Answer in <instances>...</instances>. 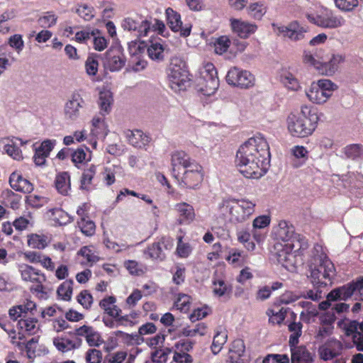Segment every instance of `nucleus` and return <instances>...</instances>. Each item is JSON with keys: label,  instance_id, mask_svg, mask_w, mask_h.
I'll return each instance as SVG.
<instances>
[{"label": "nucleus", "instance_id": "c9c22d12", "mask_svg": "<svg viewBox=\"0 0 363 363\" xmlns=\"http://www.w3.org/2000/svg\"><path fill=\"white\" fill-rule=\"evenodd\" d=\"M104 115L96 116L91 121V133L95 137L105 138L108 134L107 126L104 121Z\"/></svg>", "mask_w": 363, "mask_h": 363}, {"label": "nucleus", "instance_id": "6ab92c4d", "mask_svg": "<svg viewBox=\"0 0 363 363\" xmlns=\"http://www.w3.org/2000/svg\"><path fill=\"white\" fill-rule=\"evenodd\" d=\"M230 26L234 34L241 38H247L257 30V26L241 19L231 18Z\"/></svg>", "mask_w": 363, "mask_h": 363}, {"label": "nucleus", "instance_id": "680f3d73", "mask_svg": "<svg viewBox=\"0 0 363 363\" xmlns=\"http://www.w3.org/2000/svg\"><path fill=\"white\" fill-rule=\"evenodd\" d=\"M175 307L182 312H187L190 308L191 297L186 294H179L174 303Z\"/></svg>", "mask_w": 363, "mask_h": 363}, {"label": "nucleus", "instance_id": "423d86ee", "mask_svg": "<svg viewBox=\"0 0 363 363\" xmlns=\"http://www.w3.org/2000/svg\"><path fill=\"white\" fill-rule=\"evenodd\" d=\"M167 75L170 87L175 91L184 90L189 83L186 62L180 57L171 59Z\"/></svg>", "mask_w": 363, "mask_h": 363}, {"label": "nucleus", "instance_id": "0e129e2a", "mask_svg": "<svg viewBox=\"0 0 363 363\" xmlns=\"http://www.w3.org/2000/svg\"><path fill=\"white\" fill-rule=\"evenodd\" d=\"M245 350L244 342L241 339H238L233 341L230 349V356H235V358H240L242 357Z\"/></svg>", "mask_w": 363, "mask_h": 363}, {"label": "nucleus", "instance_id": "9b49d317", "mask_svg": "<svg viewBox=\"0 0 363 363\" xmlns=\"http://www.w3.org/2000/svg\"><path fill=\"white\" fill-rule=\"evenodd\" d=\"M121 27L125 30L134 32L138 38H140L150 32L151 22L143 16L134 13L122 20Z\"/></svg>", "mask_w": 363, "mask_h": 363}, {"label": "nucleus", "instance_id": "ddd939ff", "mask_svg": "<svg viewBox=\"0 0 363 363\" xmlns=\"http://www.w3.org/2000/svg\"><path fill=\"white\" fill-rule=\"evenodd\" d=\"M226 82L234 86L248 89L254 86L255 77L249 71L234 67L228 70Z\"/></svg>", "mask_w": 363, "mask_h": 363}, {"label": "nucleus", "instance_id": "603ef678", "mask_svg": "<svg viewBox=\"0 0 363 363\" xmlns=\"http://www.w3.org/2000/svg\"><path fill=\"white\" fill-rule=\"evenodd\" d=\"M16 345L20 348H22L23 346L25 347L28 358L32 359L36 355L35 353L38 345V337H33L26 344L18 342Z\"/></svg>", "mask_w": 363, "mask_h": 363}, {"label": "nucleus", "instance_id": "8fccbe9b", "mask_svg": "<svg viewBox=\"0 0 363 363\" xmlns=\"http://www.w3.org/2000/svg\"><path fill=\"white\" fill-rule=\"evenodd\" d=\"M302 324L300 322H293L289 325V330L291 333L289 337V345L295 346L298 342V338L301 335Z\"/></svg>", "mask_w": 363, "mask_h": 363}, {"label": "nucleus", "instance_id": "7c9ffc66", "mask_svg": "<svg viewBox=\"0 0 363 363\" xmlns=\"http://www.w3.org/2000/svg\"><path fill=\"white\" fill-rule=\"evenodd\" d=\"M53 344L59 351L67 352L79 348L82 345V340L77 337L74 339L57 337L54 338Z\"/></svg>", "mask_w": 363, "mask_h": 363}, {"label": "nucleus", "instance_id": "2eb2a0df", "mask_svg": "<svg viewBox=\"0 0 363 363\" xmlns=\"http://www.w3.org/2000/svg\"><path fill=\"white\" fill-rule=\"evenodd\" d=\"M125 64V57L120 48H112L106 52L105 67L111 72L121 70Z\"/></svg>", "mask_w": 363, "mask_h": 363}, {"label": "nucleus", "instance_id": "6e6552de", "mask_svg": "<svg viewBox=\"0 0 363 363\" xmlns=\"http://www.w3.org/2000/svg\"><path fill=\"white\" fill-rule=\"evenodd\" d=\"M219 86L217 71L212 63L206 64L200 70L197 79L198 91L206 96L213 95Z\"/></svg>", "mask_w": 363, "mask_h": 363}, {"label": "nucleus", "instance_id": "3c124183", "mask_svg": "<svg viewBox=\"0 0 363 363\" xmlns=\"http://www.w3.org/2000/svg\"><path fill=\"white\" fill-rule=\"evenodd\" d=\"M171 353L169 347L157 349L151 353V359L154 363H166Z\"/></svg>", "mask_w": 363, "mask_h": 363}, {"label": "nucleus", "instance_id": "6e6d98bb", "mask_svg": "<svg viewBox=\"0 0 363 363\" xmlns=\"http://www.w3.org/2000/svg\"><path fill=\"white\" fill-rule=\"evenodd\" d=\"M2 196L6 200V205L11 208L16 210L19 208L21 198L15 194L11 190L6 189L3 191Z\"/></svg>", "mask_w": 363, "mask_h": 363}, {"label": "nucleus", "instance_id": "49530a36", "mask_svg": "<svg viewBox=\"0 0 363 363\" xmlns=\"http://www.w3.org/2000/svg\"><path fill=\"white\" fill-rule=\"evenodd\" d=\"M1 143L4 144V151L9 156L13 157L14 160H18L22 158L21 150L14 144V143L10 141L8 138L3 139Z\"/></svg>", "mask_w": 363, "mask_h": 363}, {"label": "nucleus", "instance_id": "09e8293b", "mask_svg": "<svg viewBox=\"0 0 363 363\" xmlns=\"http://www.w3.org/2000/svg\"><path fill=\"white\" fill-rule=\"evenodd\" d=\"M28 245L32 248L44 249L48 245V238L44 235L31 234L28 237Z\"/></svg>", "mask_w": 363, "mask_h": 363}, {"label": "nucleus", "instance_id": "aec40b11", "mask_svg": "<svg viewBox=\"0 0 363 363\" xmlns=\"http://www.w3.org/2000/svg\"><path fill=\"white\" fill-rule=\"evenodd\" d=\"M18 272L24 281L43 283L46 280L45 274L40 270L26 264L18 265Z\"/></svg>", "mask_w": 363, "mask_h": 363}, {"label": "nucleus", "instance_id": "4468645a", "mask_svg": "<svg viewBox=\"0 0 363 363\" xmlns=\"http://www.w3.org/2000/svg\"><path fill=\"white\" fill-rule=\"evenodd\" d=\"M274 30L279 36L288 38L291 40H300L304 38L306 29L297 21H293L288 26L273 24Z\"/></svg>", "mask_w": 363, "mask_h": 363}, {"label": "nucleus", "instance_id": "a18cd8bd", "mask_svg": "<svg viewBox=\"0 0 363 363\" xmlns=\"http://www.w3.org/2000/svg\"><path fill=\"white\" fill-rule=\"evenodd\" d=\"M346 157L352 160L363 158V146L359 144H352L343 149Z\"/></svg>", "mask_w": 363, "mask_h": 363}, {"label": "nucleus", "instance_id": "f3484780", "mask_svg": "<svg viewBox=\"0 0 363 363\" xmlns=\"http://www.w3.org/2000/svg\"><path fill=\"white\" fill-rule=\"evenodd\" d=\"M343 350L342 343L336 340L330 339L318 348L320 359L328 361L340 356Z\"/></svg>", "mask_w": 363, "mask_h": 363}, {"label": "nucleus", "instance_id": "bb28decb", "mask_svg": "<svg viewBox=\"0 0 363 363\" xmlns=\"http://www.w3.org/2000/svg\"><path fill=\"white\" fill-rule=\"evenodd\" d=\"M291 363H313L314 354L306 347H291Z\"/></svg>", "mask_w": 363, "mask_h": 363}, {"label": "nucleus", "instance_id": "37998d69", "mask_svg": "<svg viewBox=\"0 0 363 363\" xmlns=\"http://www.w3.org/2000/svg\"><path fill=\"white\" fill-rule=\"evenodd\" d=\"M74 281L67 279L62 282L57 288V294L64 301H69L72 298Z\"/></svg>", "mask_w": 363, "mask_h": 363}, {"label": "nucleus", "instance_id": "39448f33", "mask_svg": "<svg viewBox=\"0 0 363 363\" xmlns=\"http://www.w3.org/2000/svg\"><path fill=\"white\" fill-rule=\"evenodd\" d=\"M308 246L307 239L304 236L296 233L292 239L289 240V242L284 245V246L277 245L275 247V249L277 250V259L279 264L285 267L293 265L294 255L292 251L302 252L307 249Z\"/></svg>", "mask_w": 363, "mask_h": 363}, {"label": "nucleus", "instance_id": "a211bd4d", "mask_svg": "<svg viewBox=\"0 0 363 363\" xmlns=\"http://www.w3.org/2000/svg\"><path fill=\"white\" fill-rule=\"evenodd\" d=\"M195 162L196 161L192 160L184 151L177 150L173 152L171 155L172 174L173 177Z\"/></svg>", "mask_w": 363, "mask_h": 363}, {"label": "nucleus", "instance_id": "c756f323", "mask_svg": "<svg viewBox=\"0 0 363 363\" xmlns=\"http://www.w3.org/2000/svg\"><path fill=\"white\" fill-rule=\"evenodd\" d=\"M36 308L35 303L27 300L23 304L18 305L9 309V314L11 319L16 320L18 318H24L28 312L32 313Z\"/></svg>", "mask_w": 363, "mask_h": 363}, {"label": "nucleus", "instance_id": "338daca9", "mask_svg": "<svg viewBox=\"0 0 363 363\" xmlns=\"http://www.w3.org/2000/svg\"><path fill=\"white\" fill-rule=\"evenodd\" d=\"M10 47L13 48L18 53H20L24 48V41L22 35L20 34H15L11 35L8 40Z\"/></svg>", "mask_w": 363, "mask_h": 363}, {"label": "nucleus", "instance_id": "0eeeda50", "mask_svg": "<svg viewBox=\"0 0 363 363\" xmlns=\"http://www.w3.org/2000/svg\"><path fill=\"white\" fill-rule=\"evenodd\" d=\"M337 89V86L330 79H321L311 83L306 90L308 100L316 104L325 103Z\"/></svg>", "mask_w": 363, "mask_h": 363}, {"label": "nucleus", "instance_id": "412c9836", "mask_svg": "<svg viewBox=\"0 0 363 363\" xmlns=\"http://www.w3.org/2000/svg\"><path fill=\"white\" fill-rule=\"evenodd\" d=\"M167 23L169 28L174 32L180 31L181 35L184 37L189 36L191 33V26L182 28V22L180 15L172 9L168 8L166 10Z\"/></svg>", "mask_w": 363, "mask_h": 363}, {"label": "nucleus", "instance_id": "bf43d9fd", "mask_svg": "<svg viewBox=\"0 0 363 363\" xmlns=\"http://www.w3.org/2000/svg\"><path fill=\"white\" fill-rule=\"evenodd\" d=\"M230 45V40L228 36L223 35L218 38L214 42V48L216 54L222 55L225 52Z\"/></svg>", "mask_w": 363, "mask_h": 363}, {"label": "nucleus", "instance_id": "e2e57ef3", "mask_svg": "<svg viewBox=\"0 0 363 363\" xmlns=\"http://www.w3.org/2000/svg\"><path fill=\"white\" fill-rule=\"evenodd\" d=\"M86 73L89 77H95L98 72L99 62L98 60L92 55H89L85 62Z\"/></svg>", "mask_w": 363, "mask_h": 363}, {"label": "nucleus", "instance_id": "473e14b6", "mask_svg": "<svg viewBox=\"0 0 363 363\" xmlns=\"http://www.w3.org/2000/svg\"><path fill=\"white\" fill-rule=\"evenodd\" d=\"M167 242V239L162 238L158 242L148 247L145 251V255L154 259H162L164 257L163 248H167L166 242Z\"/></svg>", "mask_w": 363, "mask_h": 363}, {"label": "nucleus", "instance_id": "f8f14e48", "mask_svg": "<svg viewBox=\"0 0 363 363\" xmlns=\"http://www.w3.org/2000/svg\"><path fill=\"white\" fill-rule=\"evenodd\" d=\"M308 20L325 28H337L345 25V18L340 15H336L333 11L324 9L320 14H307Z\"/></svg>", "mask_w": 363, "mask_h": 363}, {"label": "nucleus", "instance_id": "393cba45", "mask_svg": "<svg viewBox=\"0 0 363 363\" xmlns=\"http://www.w3.org/2000/svg\"><path fill=\"white\" fill-rule=\"evenodd\" d=\"M128 143L135 147L146 149L150 143V138L140 130H128L125 133Z\"/></svg>", "mask_w": 363, "mask_h": 363}, {"label": "nucleus", "instance_id": "a878e982", "mask_svg": "<svg viewBox=\"0 0 363 363\" xmlns=\"http://www.w3.org/2000/svg\"><path fill=\"white\" fill-rule=\"evenodd\" d=\"M274 234L277 240L287 243L296 233L291 224L286 220H281L274 228Z\"/></svg>", "mask_w": 363, "mask_h": 363}, {"label": "nucleus", "instance_id": "c03bdc74", "mask_svg": "<svg viewBox=\"0 0 363 363\" xmlns=\"http://www.w3.org/2000/svg\"><path fill=\"white\" fill-rule=\"evenodd\" d=\"M49 212L50 213V218L60 225H65L72 220V218L61 208L51 209Z\"/></svg>", "mask_w": 363, "mask_h": 363}, {"label": "nucleus", "instance_id": "ea45409f", "mask_svg": "<svg viewBox=\"0 0 363 363\" xmlns=\"http://www.w3.org/2000/svg\"><path fill=\"white\" fill-rule=\"evenodd\" d=\"M19 328L29 335H35L39 330L38 320L35 318H21L18 320Z\"/></svg>", "mask_w": 363, "mask_h": 363}, {"label": "nucleus", "instance_id": "f257e3e1", "mask_svg": "<svg viewBox=\"0 0 363 363\" xmlns=\"http://www.w3.org/2000/svg\"><path fill=\"white\" fill-rule=\"evenodd\" d=\"M308 264L310 273L308 277L313 284L326 286L332 283L335 275V269L320 245H314Z\"/></svg>", "mask_w": 363, "mask_h": 363}, {"label": "nucleus", "instance_id": "13d9d810", "mask_svg": "<svg viewBox=\"0 0 363 363\" xmlns=\"http://www.w3.org/2000/svg\"><path fill=\"white\" fill-rule=\"evenodd\" d=\"M13 225L18 231L24 230L33 225V218L30 213L26 216H20L13 221Z\"/></svg>", "mask_w": 363, "mask_h": 363}, {"label": "nucleus", "instance_id": "72a5a7b5", "mask_svg": "<svg viewBox=\"0 0 363 363\" xmlns=\"http://www.w3.org/2000/svg\"><path fill=\"white\" fill-rule=\"evenodd\" d=\"M96 173V166L94 164L89 165L85 169L82 173L80 179V189L87 191L94 189L92 180Z\"/></svg>", "mask_w": 363, "mask_h": 363}, {"label": "nucleus", "instance_id": "2f4dec72", "mask_svg": "<svg viewBox=\"0 0 363 363\" xmlns=\"http://www.w3.org/2000/svg\"><path fill=\"white\" fill-rule=\"evenodd\" d=\"M232 286L228 282L220 278L213 279V294L215 296L220 298L226 296L229 298L232 294Z\"/></svg>", "mask_w": 363, "mask_h": 363}, {"label": "nucleus", "instance_id": "e433bc0d", "mask_svg": "<svg viewBox=\"0 0 363 363\" xmlns=\"http://www.w3.org/2000/svg\"><path fill=\"white\" fill-rule=\"evenodd\" d=\"M113 103V96L111 91L103 89L99 92V106L100 107V114H108L111 109Z\"/></svg>", "mask_w": 363, "mask_h": 363}, {"label": "nucleus", "instance_id": "4be33fe9", "mask_svg": "<svg viewBox=\"0 0 363 363\" xmlns=\"http://www.w3.org/2000/svg\"><path fill=\"white\" fill-rule=\"evenodd\" d=\"M178 216L177 221L180 225H189L195 219L194 207L186 202L177 203L174 206Z\"/></svg>", "mask_w": 363, "mask_h": 363}, {"label": "nucleus", "instance_id": "1a4fd4ad", "mask_svg": "<svg viewBox=\"0 0 363 363\" xmlns=\"http://www.w3.org/2000/svg\"><path fill=\"white\" fill-rule=\"evenodd\" d=\"M174 178L181 187L196 189L203 181V167L196 162L179 174H177Z\"/></svg>", "mask_w": 363, "mask_h": 363}, {"label": "nucleus", "instance_id": "f03ea898", "mask_svg": "<svg viewBox=\"0 0 363 363\" xmlns=\"http://www.w3.org/2000/svg\"><path fill=\"white\" fill-rule=\"evenodd\" d=\"M255 206V201L247 199H224L218 204V215L226 223H240L254 213Z\"/></svg>", "mask_w": 363, "mask_h": 363}, {"label": "nucleus", "instance_id": "a19ab883", "mask_svg": "<svg viewBox=\"0 0 363 363\" xmlns=\"http://www.w3.org/2000/svg\"><path fill=\"white\" fill-rule=\"evenodd\" d=\"M291 152L293 156L297 160L293 164L294 167H299L303 165L308 157V151L307 149L301 145H296L291 149Z\"/></svg>", "mask_w": 363, "mask_h": 363}, {"label": "nucleus", "instance_id": "dca6fc26", "mask_svg": "<svg viewBox=\"0 0 363 363\" xmlns=\"http://www.w3.org/2000/svg\"><path fill=\"white\" fill-rule=\"evenodd\" d=\"M85 105L84 100L79 94H73L65 103L64 115L66 119L74 121L79 117L80 109Z\"/></svg>", "mask_w": 363, "mask_h": 363}, {"label": "nucleus", "instance_id": "864d4df0", "mask_svg": "<svg viewBox=\"0 0 363 363\" xmlns=\"http://www.w3.org/2000/svg\"><path fill=\"white\" fill-rule=\"evenodd\" d=\"M77 225L82 233L86 236H91L95 233V223L89 218L79 219L77 221Z\"/></svg>", "mask_w": 363, "mask_h": 363}, {"label": "nucleus", "instance_id": "de8ad7c7", "mask_svg": "<svg viewBox=\"0 0 363 363\" xmlns=\"http://www.w3.org/2000/svg\"><path fill=\"white\" fill-rule=\"evenodd\" d=\"M228 335L225 330L218 331L213 337L211 350L213 354H218L226 342Z\"/></svg>", "mask_w": 363, "mask_h": 363}, {"label": "nucleus", "instance_id": "b1692460", "mask_svg": "<svg viewBox=\"0 0 363 363\" xmlns=\"http://www.w3.org/2000/svg\"><path fill=\"white\" fill-rule=\"evenodd\" d=\"M76 335L84 337L89 346L98 347L103 343L100 334L91 326L79 327L76 330Z\"/></svg>", "mask_w": 363, "mask_h": 363}, {"label": "nucleus", "instance_id": "c85d7f7f", "mask_svg": "<svg viewBox=\"0 0 363 363\" xmlns=\"http://www.w3.org/2000/svg\"><path fill=\"white\" fill-rule=\"evenodd\" d=\"M354 292H356V285L355 282H352L331 291L327 298L328 300H346L351 297Z\"/></svg>", "mask_w": 363, "mask_h": 363}, {"label": "nucleus", "instance_id": "f704fd0d", "mask_svg": "<svg viewBox=\"0 0 363 363\" xmlns=\"http://www.w3.org/2000/svg\"><path fill=\"white\" fill-rule=\"evenodd\" d=\"M123 175V167L120 164H112L104 168L103 180L107 186H111L116 182V177Z\"/></svg>", "mask_w": 363, "mask_h": 363}, {"label": "nucleus", "instance_id": "69168bd1", "mask_svg": "<svg viewBox=\"0 0 363 363\" xmlns=\"http://www.w3.org/2000/svg\"><path fill=\"white\" fill-rule=\"evenodd\" d=\"M27 203L33 208H40L48 202V199L46 197L30 194L26 197Z\"/></svg>", "mask_w": 363, "mask_h": 363}, {"label": "nucleus", "instance_id": "7ed1b4c3", "mask_svg": "<svg viewBox=\"0 0 363 363\" xmlns=\"http://www.w3.org/2000/svg\"><path fill=\"white\" fill-rule=\"evenodd\" d=\"M236 157H247L250 160H257L269 164L270 152L269 144L266 139L260 134L256 135L243 144L237 151Z\"/></svg>", "mask_w": 363, "mask_h": 363}, {"label": "nucleus", "instance_id": "79ce46f5", "mask_svg": "<svg viewBox=\"0 0 363 363\" xmlns=\"http://www.w3.org/2000/svg\"><path fill=\"white\" fill-rule=\"evenodd\" d=\"M286 314V309L284 307L274 306L267 311L269 320L272 324H280L284 320Z\"/></svg>", "mask_w": 363, "mask_h": 363}, {"label": "nucleus", "instance_id": "58836bf2", "mask_svg": "<svg viewBox=\"0 0 363 363\" xmlns=\"http://www.w3.org/2000/svg\"><path fill=\"white\" fill-rule=\"evenodd\" d=\"M115 302L116 298L113 296H108L102 299L99 306L110 317H118L121 314V310L114 305Z\"/></svg>", "mask_w": 363, "mask_h": 363}, {"label": "nucleus", "instance_id": "20e7f679", "mask_svg": "<svg viewBox=\"0 0 363 363\" xmlns=\"http://www.w3.org/2000/svg\"><path fill=\"white\" fill-rule=\"evenodd\" d=\"M318 117L311 113L310 108L301 107L298 115H291L288 118V129L295 137L304 138L311 135L316 128Z\"/></svg>", "mask_w": 363, "mask_h": 363}, {"label": "nucleus", "instance_id": "052dcab7", "mask_svg": "<svg viewBox=\"0 0 363 363\" xmlns=\"http://www.w3.org/2000/svg\"><path fill=\"white\" fill-rule=\"evenodd\" d=\"M78 255L85 258L86 264H89L91 265L99 260V257L95 255L92 247L89 246L82 247L79 251Z\"/></svg>", "mask_w": 363, "mask_h": 363}, {"label": "nucleus", "instance_id": "4c0bfd02", "mask_svg": "<svg viewBox=\"0 0 363 363\" xmlns=\"http://www.w3.org/2000/svg\"><path fill=\"white\" fill-rule=\"evenodd\" d=\"M55 187L57 191L64 196L69 194L71 189L70 176L66 172H63L57 175L55 178Z\"/></svg>", "mask_w": 363, "mask_h": 363}, {"label": "nucleus", "instance_id": "5fc2aeb1", "mask_svg": "<svg viewBox=\"0 0 363 363\" xmlns=\"http://www.w3.org/2000/svg\"><path fill=\"white\" fill-rule=\"evenodd\" d=\"M344 60L345 57L342 55H333L329 61L325 63L327 69V73L329 74L335 73L337 70L339 65L343 62Z\"/></svg>", "mask_w": 363, "mask_h": 363}, {"label": "nucleus", "instance_id": "774afa93", "mask_svg": "<svg viewBox=\"0 0 363 363\" xmlns=\"http://www.w3.org/2000/svg\"><path fill=\"white\" fill-rule=\"evenodd\" d=\"M263 363H289V358L286 354H268L264 359Z\"/></svg>", "mask_w": 363, "mask_h": 363}, {"label": "nucleus", "instance_id": "cd10ccee", "mask_svg": "<svg viewBox=\"0 0 363 363\" xmlns=\"http://www.w3.org/2000/svg\"><path fill=\"white\" fill-rule=\"evenodd\" d=\"M168 50L166 45L162 43L161 39L151 40L147 48V54L150 58L156 62H162L164 60L165 53Z\"/></svg>", "mask_w": 363, "mask_h": 363}, {"label": "nucleus", "instance_id": "5701e85b", "mask_svg": "<svg viewBox=\"0 0 363 363\" xmlns=\"http://www.w3.org/2000/svg\"><path fill=\"white\" fill-rule=\"evenodd\" d=\"M9 184L11 187L16 191L29 194L33 190V184L17 172L10 175Z\"/></svg>", "mask_w": 363, "mask_h": 363}, {"label": "nucleus", "instance_id": "4d7b16f0", "mask_svg": "<svg viewBox=\"0 0 363 363\" xmlns=\"http://www.w3.org/2000/svg\"><path fill=\"white\" fill-rule=\"evenodd\" d=\"M303 62L318 69L321 65L320 57L316 52L305 50L303 55Z\"/></svg>", "mask_w": 363, "mask_h": 363}, {"label": "nucleus", "instance_id": "9d476101", "mask_svg": "<svg viewBox=\"0 0 363 363\" xmlns=\"http://www.w3.org/2000/svg\"><path fill=\"white\" fill-rule=\"evenodd\" d=\"M235 164L240 172L246 178L258 179L262 177L268 169L269 164H264L259 160H250L247 157H235Z\"/></svg>", "mask_w": 363, "mask_h": 363}]
</instances>
